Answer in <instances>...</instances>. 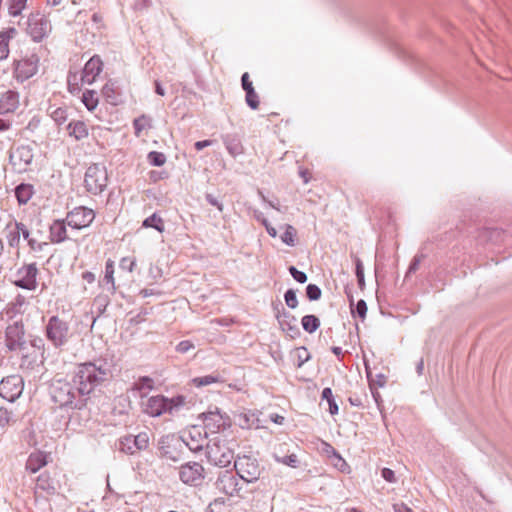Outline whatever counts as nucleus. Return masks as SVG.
Here are the masks:
<instances>
[{
    "mask_svg": "<svg viewBox=\"0 0 512 512\" xmlns=\"http://www.w3.org/2000/svg\"><path fill=\"white\" fill-rule=\"evenodd\" d=\"M106 376L104 369L93 363H84L78 367L74 381L78 392L81 395H88L106 379Z\"/></svg>",
    "mask_w": 512,
    "mask_h": 512,
    "instance_id": "nucleus-1",
    "label": "nucleus"
},
{
    "mask_svg": "<svg viewBox=\"0 0 512 512\" xmlns=\"http://www.w3.org/2000/svg\"><path fill=\"white\" fill-rule=\"evenodd\" d=\"M185 402L183 396L166 398L164 396H152L144 404V412L152 417L160 416L164 413H171L174 408L182 406Z\"/></svg>",
    "mask_w": 512,
    "mask_h": 512,
    "instance_id": "nucleus-2",
    "label": "nucleus"
},
{
    "mask_svg": "<svg viewBox=\"0 0 512 512\" xmlns=\"http://www.w3.org/2000/svg\"><path fill=\"white\" fill-rule=\"evenodd\" d=\"M51 397L53 401L60 407H71L82 409L86 403L80 401L74 403L75 394L70 383L63 380H55L51 385Z\"/></svg>",
    "mask_w": 512,
    "mask_h": 512,
    "instance_id": "nucleus-3",
    "label": "nucleus"
},
{
    "mask_svg": "<svg viewBox=\"0 0 512 512\" xmlns=\"http://www.w3.org/2000/svg\"><path fill=\"white\" fill-rule=\"evenodd\" d=\"M39 64L40 57L36 53L26 54L15 59L12 64L13 77L19 82H24L37 74Z\"/></svg>",
    "mask_w": 512,
    "mask_h": 512,
    "instance_id": "nucleus-4",
    "label": "nucleus"
},
{
    "mask_svg": "<svg viewBox=\"0 0 512 512\" xmlns=\"http://www.w3.org/2000/svg\"><path fill=\"white\" fill-rule=\"evenodd\" d=\"M108 184L107 170L103 165L92 164L85 173L84 185L88 192L92 194L101 193Z\"/></svg>",
    "mask_w": 512,
    "mask_h": 512,
    "instance_id": "nucleus-5",
    "label": "nucleus"
},
{
    "mask_svg": "<svg viewBox=\"0 0 512 512\" xmlns=\"http://www.w3.org/2000/svg\"><path fill=\"white\" fill-rule=\"evenodd\" d=\"M199 418L206 429L205 435L219 433L231 425L229 416L222 414L218 408L202 413Z\"/></svg>",
    "mask_w": 512,
    "mask_h": 512,
    "instance_id": "nucleus-6",
    "label": "nucleus"
},
{
    "mask_svg": "<svg viewBox=\"0 0 512 512\" xmlns=\"http://www.w3.org/2000/svg\"><path fill=\"white\" fill-rule=\"evenodd\" d=\"M234 467L238 476L248 483L256 481L261 474L258 461L247 455L239 456L234 462Z\"/></svg>",
    "mask_w": 512,
    "mask_h": 512,
    "instance_id": "nucleus-7",
    "label": "nucleus"
},
{
    "mask_svg": "<svg viewBox=\"0 0 512 512\" xmlns=\"http://www.w3.org/2000/svg\"><path fill=\"white\" fill-rule=\"evenodd\" d=\"M68 333L69 327L65 321L57 316L49 319L46 326V336L55 346L63 345L68 339Z\"/></svg>",
    "mask_w": 512,
    "mask_h": 512,
    "instance_id": "nucleus-8",
    "label": "nucleus"
},
{
    "mask_svg": "<svg viewBox=\"0 0 512 512\" xmlns=\"http://www.w3.org/2000/svg\"><path fill=\"white\" fill-rule=\"evenodd\" d=\"M51 31L49 20L40 13L31 14L28 18L27 32L36 42L42 41Z\"/></svg>",
    "mask_w": 512,
    "mask_h": 512,
    "instance_id": "nucleus-9",
    "label": "nucleus"
},
{
    "mask_svg": "<svg viewBox=\"0 0 512 512\" xmlns=\"http://www.w3.org/2000/svg\"><path fill=\"white\" fill-rule=\"evenodd\" d=\"M95 212L87 207L79 206L67 213V224L73 229H83L94 221Z\"/></svg>",
    "mask_w": 512,
    "mask_h": 512,
    "instance_id": "nucleus-10",
    "label": "nucleus"
},
{
    "mask_svg": "<svg viewBox=\"0 0 512 512\" xmlns=\"http://www.w3.org/2000/svg\"><path fill=\"white\" fill-rule=\"evenodd\" d=\"M24 389V382L20 375H11L0 382V396L10 402L20 397Z\"/></svg>",
    "mask_w": 512,
    "mask_h": 512,
    "instance_id": "nucleus-11",
    "label": "nucleus"
},
{
    "mask_svg": "<svg viewBox=\"0 0 512 512\" xmlns=\"http://www.w3.org/2000/svg\"><path fill=\"white\" fill-rule=\"evenodd\" d=\"M207 456L211 463L219 467L228 466L233 459V452L219 440L213 441L207 446Z\"/></svg>",
    "mask_w": 512,
    "mask_h": 512,
    "instance_id": "nucleus-12",
    "label": "nucleus"
},
{
    "mask_svg": "<svg viewBox=\"0 0 512 512\" xmlns=\"http://www.w3.org/2000/svg\"><path fill=\"white\" fill-rule=\"evenodd\" d=\"M38 269L34 263L25 264L17 270L15 285L27 290L37 288Z\"/></svg>",
    "mask_w": 512,
    "mask_h": 512,
    "instance_id": "nucleus-13",
    "label": "nucleus"
},
{
    "mask_svg": "<svg viewBox=\"0 0 512 512\" xmlns=\"http://www.w3.org/2000/svg\"><path fill=\"white\" fill-rule=\"evenodd\" d=\"M28 240L32 249L36 248L37 242L29 239V231L23 223L9 222L5 228V238L10 246H17L20 243V237Z\"/></svg>",
    "mask_w": 512,
    "mask_h": 512,
    "instance_id": "nucleus-14",
    "label": "nucleus"
},
{
    "mask_svg": "<svg viewBox=\"0 0 512 512\" xmlns=\"http://www.w3.org/2000/svg\"><path fill=\"white\" fill-rule=\"evenodd\" d=\"M179 476L183 483L197 486L204 479V468L197 462L187 463L180 467Z\"/></svg>",
    "mask_w": 512,
    "mask_h": 512,
    "instance_id": "nucleus-15",
    "label": "nucleus"
},
{
    "mask_svg": "<svg viewBox=\"0 0 512 512\" xmlns=\"http://www.w3.org/2000/svg\"><path fill=\"white\" fill-rule=\"evenodd\" d=\"M215 486L220 493L229 497L240 496L241 486L238 479L229 471H224L216 480Z\"/></svg>",
    "mask_w": 512,
    "mask_h": 512,
    "instance_id": "nucleus-16",
    "label": "nucleus"
},
{
    "mask_svg": "<svg viewBox=\"0 0 512 512\" xmlns=\"http://www.w3.org/2000/svg\"><path fill=\"white\" fill-rule=\"evenodd\" d=\"M24 325L21 322H14L6 329V346L11 351L21 350L25 344Z\"/></svg>",
    "mask_w": 512,
    "mask_h": 512,
    "instance_id": "nucleus-17",
    "label": "nucleus"
},
{
    "mask_svg": "<svg viewBox=\"0 0 512 512\" xmlns=\"http://www.w3.org/2000/svg\"><path fill=\"white\" fill-rule=\"evenodd\" d=\"M103 68V62L98 56L90 58L84 66L81 81L86 84H92Z\"/></svg>",
    "mask_w": 512,
    "mask_h": 512,
    "instance_id": "nucleus-18",
    "label": "nucleus"
},
{
    "mask_svg": "<svg viewBox=\"0 0 512 512\" xmlns=\"http://www.w3.org/2000/svg\"><path fill=\"white\" fill-rule=\"evenodd\" d=\"M48 464V455L42 451L31 453L25 463V470L30 474L37 473Z\"/></svg>",
    "mask_w": 512,
    "mask_h": 512,
    "instance_id": "nucleus-19",
    "label": "nucleus"
},
{
    "mask_svg": "<svg viewBox=\"0 0 512 512\" xmlns=\"http://www.w3.org/2000/svg\"><path fill=\"white\" fill-rule=\"evenodd\" d=\"M19 104V93L13 90H8L1 95L0 113H12L17 110Z\"/></svg>",
    "mask_w": 512,
    "mask_h": 512,
    "instance_id": "nucleus-20",
    "label": "nucleus"
},
{
    "mask_svg": "<svg viewBox=\"0 0 512 512\" xmlns=\"http://www.w3.org/2000/svg\"><path fill=\"white\" fill-rule=\"evenodd\" d=\"M55 485L51 474L48 471L41 473L35 482L34 494L37 495L40 492H44L47 495H51L55 493Z\"/></svg>",
    "mask_w": 512,
    "mask_h": 512,
    "instance_id": "nucleus-21",
    "label": "nucleus"
},
{
    "mask_svg": "<svg viewBox=\"0 0 512 512\" xmlns=\"http://www.w3.org/2000/svg\"><path fill=\"white\" fill-rule=\"evenodd\" d=\"M17 30L14 27H9L0 31V61L8 58L10 53V40L17 35Z\"/></svg>",
    "mask_w": 512,
    "mask_h": 512,
    "instance_id": "nucleus-22",
    "label": "nucleus"
},
{
    "mask_svg": "<svg viewBox=\"0 0 512 512\" xmlns=\"http://www.w3.org/2000/svg\"><path fill=\"white\" fill-rule=\"evenodd\" d=\"M129 443H133L136 452L145 450L149 446V435L146 432H141L136 436H125L120 442L121 450H125V446Z\"/></svg>",
    "mask_w": 512,
    "mask_h": 512,
    "instance_id": "nucleus-23",
    "label": "nucleus"
},
{
    "mask_svg": "<svg viewBox=\"0 0 512 512\" xmlns=\"http://www.w3.org/2000/svg\"><path fill=\"white\" fill-rule=\"evenodd\" d=\"M10 160L14 166L24 168L33 160V154L28 147H19L15 153L10 156Z\"/></svg>",
    "mask_w": 512,
    "mask_h": 512,
    "instance_id": "nucleus-24",
    "label": "nucleus"
},
{
    "mask_svg": "<svg viewBox=\"0 0 512 512\" xmlns=\"http://www.w3.org/2000/svg\"><path fill=\"white\" fill-rule=\"evenodd\" d=\"M159 444H160V450L162 451L163 455L167 456L168 458H170L172 460L177 459V455H175L173 453V451H171L170 448L180 445L181 444L180 438H178L177 436H175L173 434L166 435L161 438Z\"/></svg>",
    "mask_w": 512,
    "mask_h": 512,
    "instance_id": "nucleus-25",
    "label": "nucleus"
},
{
    "mask_svg": "<svg viewBox=\"0 0 512 512\" xmlns=\"http://www.w3.org/2000/svg\"><path fill=\"white\" fill-rule=\"evenodd\" d=\"M50 239L53 243H61L67 239L64 220H55L50 227Z\"/></svg>",
    "mask_w": 512,
    "mask_h": 512,
    "instance_id": "nucleus-26",
    "label": "nucleus"
},
{
    "mask_svg": "<svg viewBox=\"0 0 512 512\" xmlns=\"http://www.w3.org/2000/svg\"><path fill=\"white\" fill-rule=\"evenodd\" d=\"M133 127L135 131L136 137H142L148 134L149 130L152 128V119L148 115H141L134 119Z\"/></svg>",
    "mask_w": 512,
    "mask_h": 512,
    "instance_id": "nucleus-27",
    "label": "nucleus"
},
{
    "mask_svg": "<svg viewBox=\"0 0 512 512\" xmlns=\"http://www.w3.org/2000/svg\"><path fill=\"white\" fill-rule=\"evenodd\" d=\"M67 129L69 135L74 137L76 140H83L87 138L89 135L87 125L85 124V122L80 120L70 122Z\"/></svg>",
    "mask_w": 512,
    "mask_h": 512,
    "instance_id": "nucleus-28",
    "label": "nucleus"
},
{
    "mask_svg": "<svg viewBox=\"0 0 512 512\" xmlns=\"http://www.w3.org/2000/svg\"><path fill=\"white\" fill-rule=\"evenodd\" d=\"M189 435L191 436L192 441H186L187 446L193 451L201 449L205 441V437H202L198 427L192 426L189 430Z\"/></svg>",
    "mask_w": 512,
    "mask_h": 512,
    "instance_id": "nucleus-29",
    "label": "nucleus"
},
{
    "mask_svg": "<svg viewBox=\"0 0 512 512\" xmlns=\"http://www.w3.org/2000/svg\"><path fill=\"white\" fill-rule=\"evenodd\" d=\"M34 191L30 184H20L15 189V195L19 204H26L32 197Z\"/></svg>",
    "mask_w": 512,
    "mask_h": 512,
    "instance_id": "nucleus-30",
    "label": "nucleus"
},
{
    "mask_svg": "<svg viewBox=\"0 0 512 512\" xmlns=\"http://www.w3.org/2000/svg\"><path fill=\"white\" fill-rule=\"evenodd\" d=\"M102 95L106 101L112 105H117L119 101V94L114 83L108 82L102 87Z\"/></svg>",
    "mask_w": 512,
    "mask_h": 512,
    "instance_id": "nucleus-31",
    "label": "nucleus"
},
{
    "mask_svg": "<svg viewBox=\"0 0 512 512\" xmlns=\"http://www.w3.org/2000/svg\"><path fill=\"white\" fill-rule=\"evenodd\" d=\"M142 226L144 228H153V229L157 230L160 233H163L165 231L164 220L157 213H154L151 216H149L148 218H146L143 221Z\"/></svg>",
    "mask_w": 512,
    "mask_h": 512,
    "instance_id": "nucleus-32",
    "label": "nucleus"
},
{
    "mask_svg": "<svg viewBox=\"0 0 512 512\" xmlns=\"http://www.w3.org/2000/svg\"><path fill=\"white\" fill-rule=\"evenodd\" d=\"M275 459L277 462L282 463L287 466H290L292 468H296L298 466L297 455L294 453L289 454V455H284V450H283L282 445L279 447V449L275 453Z\"/></svg>",
    "mask_w": 512,
    "mask_h": 512,
    "instance_id": "nucleus-33",
    "label": "nucleus"
},
{
    "mask_svg": "<svg viewBox=\"0 0 512 512\" xmlns=\"http://www.w3.org/2000/svg\"><path fill=\"white\" fill-rule=\"evenodd\" d=\"M81 100L89 111L95 110L99 103V98L94 90L84 91Z\"/></svg>",
    "mask_w": 512,
    "mask_h": 512,
    "instance_id": "nucleus-34",
    "label": "nucleus"
},
{
    "mask_svg": "<svg viewBox=\"0 0 512 512\" xmlns=\"http://www.w3.org/2000/svg\"><path fill=\"white\" fill-rule=\"evenodd\" d=\"M292 358L294 360V363L298 368L303 366L309 359H310V353L307 348L305 347H297L295 348L292 353Z\"/></svg>",
    "mask_w": 512,
    "mask_h": 512,
    "instance_id": "nucleus-35",
    "label": "nucleus"
},
{
    "mask_svg": "<svg viewBox=\"0 0 512 512\" xmlns=\"http://www.w3.org/2000/svg\"><path fill=\"white\" fill-rule=\"evenodd\" d=\"M302 327L308 333L315 332L320 326V320L315 315H306L302 318Z\"/></svg>",
    "mask_w": 512,
    "mask_h": 512,
    "instance_id": "nucleus-36",
    "label": "nucleus"
},
{
    "mask_svg": "<svg viewBox=\"0 0 512 512\" xmlns=\"http://www.w3.org/2000/svg\"><path fill=\"white\" fill-rule=\"evenodd\" d=\"M67 82L68 90L71 94H78L84 83L81 81V78L78 77L77 73H69Z\"/></svg>",
    "mask_w": 512,
    "mask_h": 512,
    "instance_id": "nucleus-37",
    "label": "nucleus"
},
{
    "mask_svg": "<svg viewBox=\"0 0 512 512\" xmlns=\"http://www.w3.org/2000/svg\"><path fill=\"white\" fill-rule=\"evenodd\" d=\"M222 380L215 375H205L192 379V384L196 387L208 386L215 383H220Z\"/></svg>",
    "mask_w": 512,
    "mask_h": 512,
    "instance_id": "nucleus-38",
    "label": "nucleus"
},
{
    "mask_svg": "<svg viewBox=\"0 0 512 512\" xmlns=\"http://www.w3.org/2000/svg\"><path fill=\"white\" fill-rule=\"evenodd\" d=\"M296 238H297L296 229L292 225L287 224L285 226V231L281 236V240L288 246H294L296 244Z\"/></svg>",
    "mask_w": 512,
    "mask_h": 512,
    "instance_id": "nucleus-39",
    "label": "nucleus"
},
{
    "mask_svg": "<svg viewBox=\"0 0 512 512\" xmlns=\"http://www.w3.org/2000/svg\"><path fill=\"white\" fill-rule=\"evenodd\" d=\"M27 0H10L9 14L12 16H18L22 10L26 7Z\"/></svg>",
    "mask_w": 512,
    "mask_h": 512,
    "instance_id": "nucleus-40",
    "label": "nucleus"
},
{
    "mask_svg": "<svg viewBox=\"0 0 512 512\" xmlns=\"http://www.w3.org/2000/svg\"><path fill=\"white\" fill-rule=\"evenodd\" d=\"M148 160L153 166H163L166 163V156L157 151L148 154Z\"/></svg>",
    "mask_w": 512,
    "mask_h": 512,
    "instance_id": "nucleus-41",
    "label": "nucleus"
},
{
    "mask_svg": "<svg viewBox=\"0 0 512 512\" xmlns=\"http://www.w3.org/2000/svg\"><path fill=\"white\" fill-rule=\"evenodd\" d=\"M137 266L136 258L132 256L123 257L120 260V267L128 272H133Z\"/></svg>",
    "mask_w": 512,
    "mask_h": 512,
    "instance_id": "nucleus-42",
    "label": "nucleus"
},
{
    "mask_svg": "<svg viewBox=\"0 0 512 512\" xmlns=\"http://www.w3.org/2000/svg\"><path fill=\"white\" fill-rule=\"evenodd\" d=\"M246 102L252 109H257L259 107V97L254 88L246 91Z\"/></svg>",
    "mask_w": 512,
    "mask_h": 512,
    "instance_id": "nucleus-43",
    "label": "nucleus"
},
{
    "mask_svg": "<svg viewBox=\"0 0 512 512\" xmlns=\"http://www.w3.org/2000/svg\"><path fill=\"white\" fill-rule=\"evenodd\" d=\"M51 116L54 119V121L57 122L58 124H63L67 120V117H68L67 111L64 108L55 109L52 112Z\"/></svg>",
    "mask_w": 512,
    "mask_h": 512,
    "instance_id": "nucleus-44",
    "label": "nucleus"
},
{
    "mask_svg": "<svg viewBox=\"0 0 512 512\" xmlns=\"http://www.w3.org/2000/svg\"><path fill=\"white\" fill-rule=\"evenodd\" d=\"M135 388L137 390H151L153 388V380L148 377L140 378L135 383Z\"/></svg>",
    "mask_w": 512,
    "mask_h": 512,
    "instance_id": "nucleus-45",
    "label": "nucleus"
},
{
    "mask_svg": "<svg viewBox=\"0 0 512 512\" xmlns=\"http://www.w3.org/2000/svg\"><path fill=\"white\" fill-rule=\"evenodd\" d=\"M307 297L310 300H318L321 297V290L314 284H309L306 288Z\"/></svg>",
    "mask_w": 512,
    "mask_h": 512,
    "instance_id": "nucleus-46",
    "label": "nucleus"
},
{
    "mask_svg": "<svg viewBox=\"0 0 512 512\" xmlns=\"http://www.w3.org/2000/svg\"><path fill=\"white\" fill-rule=\"evenodd\" d=\"M12 412L6 408H0V426L6 427L11 423Z\"/></svg>",
    "mask_w": 512,
    "mask_h": 512,
    "instance_id": "nucleus-47",
    "label": "nucleus"
},
{
    "mask_svg": "<svg viewBox=\"0 0 512 512\" xmlns=\"http://www.w3.org/2000/svg\"><path fill=\"white\" fill-rule=\"evenodd\" d=\"M105 280L114 286V263L112 260L106 262Z\"/></svg>",
    "mask_w": 512,
    "mask_h": 512,
    "instance_id": "nucleus-48",
    "label": "nucleus"
},
{
    "mask_svg": "<svg viewBox=\"0 0 512 512\" xmlns=\"http://www.w3.org/2000/svg\"><path fill=\"white\" fill-rule=\"evenodd\" d=\"M285 302L287 304V306H289L290 308H296L297 305H298V300H297V297H296V293L293 291V290H288L286 293H285Z\"/></svg>",
    "mask_w": 512,
    "mask_h": 512,
    "instance_id": "nucleus-49",
    "label": "nucleus"
},
{
    "mask_svg": "<svg viewBox=\"0 0 512 512\" xmlns=\"http://www.w3.org/2000/svg\"><path fill=\"white\" fill-rule=\"evenodd\" d=\"M289 271L293 278L299 283H305L307 281V276L304 272L297 270L294 266L289 268Z\"/></svg>",
    "mask_w": 512,
    "mask_h": 512,
    "instance_id": "nucleus-50",
    "label": "nucleus"
},
{
    "mask_svg": "<svg viewBox=\"0 0 512 512\" xmlns=\"http://www.w3.org/2000/svg\"><path fill=\"white\" fill-rule=\"evenodd\" d=\"M194 348V344L189 340H184L178 343L176 346V351L179 353H187L191 349Z\"/></svg>",
    "mask_w": 512,
    "mask_h": 512,
    "instance_id": "nucleus-51",
    "label": "nucleus"
},
{
    "mask_svg": "<svg viewBox=\"0 0 512 512\" xmlns=\"http://www.w3.org/2000/svg\"><path fill=\"white\" fill-rule=\"evenodd\" d=\"M334 466L343 473H350L351 471L348 463L340 456H337V462L334 463Z\"/></svg>",
    "mask_w": 512,
    "mask_h": 512,
    "instance_id": "nucleus-52",
    "label": "nucleus"
},
{
    "mask_svg": "<svg viewBox=\"0 0 512 512\" xmlns=\"http://www.w3.org/2000/svg\"><path fill=\"white\" fill-rule=\"evenodd\" d=\"M356 276L358 279V284L360 287L364 286V272H363V266L360 259L356 260Z\"/></svg>",
    "mask_w": 512,
    "mask_h": 512,
    "instance_id": "nucleus-53",
    "label": "nucleus"
},
{
    "mask_svg": "<svg viewBox=\"0 0 512 512\" xmlns=\"http://www.w3.org/2000/svg\"><path fill=\"white\" fill-rule=\"evenodd\" d=\"M368 378L373 384H376L379 387H383L386 384V377L382 374H378L375 377L368 373Z\"/></svg>",
    "mask_w": 512,
    "mask_h": 512,
    "instance_id": "nucleus-54",
    "label": "nucleus"
},
{
    "mask_svg": "<svg viewBox=\"0 0 512 512\" xmlns=\"http://www.w3.org/2000/svg\"><path fill=\"white\" fill-rule=\"evenodd\" d=\"M356 312L360 318L364 319L367 313V305L364 300H359L356 304Z\"/></svg>",
    "mask_w": 512,
    "mask_h": 512,
    "instance_id": "nucleus-55",
    "label": "nucleus"
},
{
    "mask_svg": "<svg viewBox=\"0 0 512 512\" xmlns=\"http://www.w3.org/2000/svg\"><path fill=\"white\" fill-rule=\"evenodd\" d=\"M381 474H382V477L387 482H390V483L396 482V477H395V473L393 470H391L389 468H383Z\"/></svg>",
    "mask_w": 512,
    "mask_h": 512,
    "instance_id": "nucleus-56",
    "label": "nucleus"
},
{
    "mask_svg": "<svg viewBox=\"0 0 512 512\" xmlns=\"http://www.w3.org/2000/svg\"><path fill=\"white\" fill-rule=\"evenodd\" d=\"M241 82L245 92L254 88L247 72L242 75Z\"/></svg>",
    "mask_w": 512,
    "mask_h": 512,
    "instance_id": "nucleus-57",
    "label": "nucleus"
},
{
    "mask_svg": "<svg viewBox=\"0 0 512 512\" xmlns=\"http://www.w3.org/2000/svg\"><path fill=\"white\" fill-rule=\"evenodd\" d=\"M393 510L394 512H413V510L404 503H395Z\"/></svg>",
    "mask_w": 512,
    "mask_h": 512,
    "instance_id": "nucleus-58",
    "label": "nucleus"
},
{
    "mask_svg": "<svg viewBox=\"0 0 512 512\" xmlns=\"http://www.w3.org/2000/svg\"><path fill=\"white\" fill-rule=\"evenodd\" d=\"M322 398L326 399L328 403H331L333 401V393L330 388H324L322 391Z\"/></svg>",
    "mask_w": 512,
    "mask_h": 512,
    "instance_id": "nucleus-59",
    "label": "nucleus"
},
{
    "mask_svg": "<svg viewBox=\"0 0 512 512\" xmlns=\"http://www.w3.org/2000/svg\"><path fill=\"white\" fill-rule=\"evenodd\" d=\"M92 21L98 24L99 26H103L104 17L101 13L96 12L92 15Z\"/></svg>",
    "mask_w": 512,
    "mask_h": 512,
    "instance_id": "nucleus-60",
    "label": "nucleus"
},
{
    "mask_svg": "<svg viewBox=\"0 0 512 512\" xmlns=\"http://www.w3.org/2000/svg\"><path fill=\"white\" fill-rule=\"evenodd\" d=\"M82 278L87 283L91 284L95 281V275L92 272L86 271L82 274Z\"/></svg>",
    "mask_w": 512,
    "mask_h": 512,
    "instance_id": "nucleus-61",
    "label": "nucleus"
},
{
    "mask_svg": "<svg viewBox=\"0 0 512 512\" xmlns=\"http://www.w3.org/2000/svg\"><path fill=\"white\" fill-rule=\"evenodd\" d=\"M211 144L212 142L210 140L198 141L195 143V148L197 150H202L203 148L210 146Z\"/></svg>",
    "mask_w": 512,
    "mask_h": 512,
    "instance_id": "nucleus-62",
    "label": "nucleus"
},
{
    "mask_svg": "<svg viewBox=\"0 0 512 512\" xmlns=\"http://www.w3.org/2000/svg\"><path fill=\"white\" fill-rule=\"evenodd\" d=\"M271 421H273L275 424L281 425L284 423V417L278 414H272L270 416Z\"/></svg>",
    "mask_w": 512,
    "mask_h": 512,
    "instance_id": "nucleus-63",
    "label": "nucleus"
},
{
    "mask_svg": "<svg viewBox=\"0 0 512 512\" xmlns=\"http://www.w3.org/2000/svg\"><path fill=\"white\" fill-rule=\"evenodd\" d=\"M207 199L213 206H216L220 211H222V204H220L215 198H213L212 196H208Z\"/></svg>",
    "mask_w": 512,
    "mask_h": 512,
    "instance_id": "nucleus-64",
    "label": "nucleus"
}]
</instances>
